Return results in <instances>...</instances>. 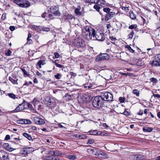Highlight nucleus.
Returning <instances> with one entry per match:
<instances>
[{"label": "nucleus", "instance_id": "obj_1", "mask_svg": "<svg viewBox=\"0 0 160 160\" xmlns=\"http://www.w3.org/2000/svg\"><path fill=\"white\" fill-rule=\"evenodd\" d=\"M113 99V96L111 93L105 92L102 93L100 96L95 97L92 103L95 108L101 110L103 107V101L111 102Z\"/></svg>", "mask_w": 160, "mask_h": 160}, {"label": "nucleus", "instance_id": "obj_2", "mask_svg": "<svg viewBox=\"0 0 160 160\" xmlns=\"http://www.w3.org/2000/svg\"><path fill=\"white\" fill-rule=\"evenodd\" d=\"M44 102L46 105L55 113L58 112V107L57 105V100L55 98L47 96L45 98Z\"/></svg>", "mask_w": 160, "mask_h": 160}, {"label": "nucleus", "instance_id": "obj_3", "mask_svg": "<svg viewBox=\"0 0 160 160\" xmlns=\"http://www.w3.org/2000/svg\"><path fill=\"white\" fill-rule=\"evenodd\" d=\"M31 106V105L29 103L24 101L22 103L19 104L14 110V111L15 112L22 111L24 110L28 109Z\"/></svg>", "mask_w": 160, "mask_h": 160}, {"label": "nucleus", "instance_id": "obj_4", "mask_svg": "<svg viewBox=\"0 0 160 160\" xmlns=\"http://www.w3.org/2000/svg\"><path fill=\"white\" fill-rule=\"evenodd\" d=\"M14 3L22 8H27L29 6L30 3L26 0H14Z\"/></svg>", "mask_w": 160, "mask_h": 160}, {"label": "nucleus", "instance_id": "obj_5", "mask_svg": "<svg viewBox=\"0 0 160 160\" xmlns=\"http://www.w3.org/2000/svg\"><path fill=\"white\" fill-rule=\"evenodd\" d=\"M72 43L75 47L78 48L83 47L84 46V41L81 38H77L74 39Z\"/></svg>", "mask_w": 160, "mask_h": 160}, {"label": "nucleus", "instance_id": "obj_6", "mask_svg": "<svg viewBox=\"0 0 160 160\" xmlns=\"http://www.w3.org/2000/svg\"><path fill=\"white\" fill-rule=\"evenodd\" d=\"M95 37L98 40L103 41L105 39L104 33L101 31H96L95 32Z\"/></svg>", "mask_w": 160, "mask_h": 160}, {"label": "nucleus", "instance_id": "obj_7", "mask_svg": "<svg viewBox=\"0 0 160 160\" xmlns=\"http://www.w3.org/2000/svg\"><path fill=\"white\" fill-rule=\"evenodd\" d=\"M50 12L56 16H60L61 13L59 11V7L58 6H52L50 8Z\"/></svg>", "mask_w": 160, "mask_h": 160}, {"label": "nucleus", "instance_id": "obj_8", "mask_svg": "<svg viewBox=\"0 0 160 160\" xmlns=\"http://www.w3.org/2000/svg\"><path fill=\"white\" fill-rule=\"evenodd\" d=\"M10 158L9 154L3 150H0V159L1 160H9Z\"/></svg>", "mask_w": 160, "mask_h": 160}, {"label": "nucleus", "instance_id": "obj_9", "mask_svg": "<svg viewBox=\"0 0 160 160\" xmlns=\"http://www.w3.org/2000/svg\"><path fill=\"white\" fill-rule=\"evenodd\" d=\"M34 150L32 147H25L22 148L20 150V153L21 154H26L30 153L33 151Z\"/></svg>", "mask_w": 160, "mask_h": 160}, {"label": "nucleus", "instance_id": "obj_10", "mask_svg": "<svg viewBox=\"0 0 160 160\" xmlns=\"http://www.w3.org/2000/svg\"><path fill=\"white\" fill-rule=\"evenodd\" d=\"M33 121L36 124L39 125H43L45 123L44 119L36 116L33 118Z\"/></svg>", "mask_w": 160, "mask_h": 160}, {"label": "nucleus", "instance_id": "obj_11", "mask_svg": "<svg viewBox=\"0 0 160 160\" xmlns=\"http://www.w3.org/2000/svg\"><path fill=\"white\" fill-rule=\"evenodd\" d=\"M130 158L131 160H144L145 158L144 156L141 154L132 155Z\"/></svg>", "mask_w": 160, "mask_h": 160}, {"label": "nucleus", "instance_id": "obj_12", "mask_svg": "<svg viewBox=\"0 0 160 160\" xmlns=\"http://www.w3.org/2000/svg\"><path fill=\"white\" fill-rule=\"evenodd\" d=\"M89 134L91 135H100L105 136L104 132H102L100 131H98L97 130H94L90 131L89 132Z\"/></svg>", "mask_w": 160, "mask_h": 160}, {"label": "nucleus", "instance_id": "obj_13", "mask_svg": "<svg viewBox=\"0 0 160 160\" xmlns=\"http://www.w3.org/2000/svg\"><path fill=\"white\" fill-rule=\"evenodd\" d=\"M115 15L114 12H110L108 13H107L105 15V21H108L109 20L113 17Z\"/></svg>", "mask_w": 160, "mask_h": 160}, {"label": "nucleus", "instance_id": "obj_14", "mask_svg": "<svg viewBox=\"0 0 160 160\" xmlns=\"http://www.w3.org/2000/svg\"><path fill=\"white\" fill-rule=\"evenodd\" d=\"M95 155L99 158H106L107 157V155L101 151L97 152Z\"/></svg>", "mask_w": 160, "mask_h": 160}, {"label": "nucleus", "instance_id": "obj_15", "mask_svg": "<svg viewBox=\"0 0 160 160\" xmlns=\"http://www.w3.org/2000/svg\"><path fill=\"white\" fill-rule=\"evenodd\" d=\"M88 31H92V34L93 35L95 30L89 26L86 25L84 26L82 30V32Z\"/></svg>", "mask_w": 160, "mask_h": 160}, {"label": "nucleus", "instance_id": "obj_16", "mask_svg": "<svg viewBox=\"0 0 160 160\" xmlns=\"http://www.w3.org/2000/svg\"><path fill=\"white\" fill-rule=\"evenodd\" d=\"M3 147L6 150L11 152L14 150V149L11 148L9 146V144L8 143H5L3 144Z\"/></svg>", "mask_w": 160, "mask_h": 160}, {"label": "nucleus", "instance_id": "obj_17", "mask_svg": "<svg viewBox=\"0 0 160 160\" xmlns=\"http://www.w3.org/2000/svg\"><path fill=\"white\" fill-rule=\"evenodd\" d=\"M73 18V17L71 15L69 14H66L63 17V18L66 20L67 19H72Z\"/></svg>", "mask_w": 160, "mask_h": 160}, {"label": "nucleus", "instance_id": "obj_18", "mask_svg": "<svg viewBox=\"0 0 160 160\" xmlns=\"http://www.w3.org/2000/svg\"><path fill=\"white\" fill-rule=\"evenodd\" d=\"M99 1L98 3V5L103 7H105L106 5V2L105 1L103 0H99Z\"/></svg>", "mask_w": 160, "mask_h": 160}, {"label": "nucleus", "instance_id": "obj_19", "mask_svg": "<svg viewBox=\"0 0 160 160\" xmlns=\"http://www.w3.org/2000/svg\"><path fill=\"white\" fill-rule=\"evenodd\" d=\"M37 64L39 66V68H42L41 65H43L45 64V60H40L38 62Z\"/></svg>", "mask_w": 160, "mask_h": 160}, {"label": "nucleus", "instance_id": "obj_20", "mask_svg": "<svg viewBox=\"0 0 160 160\" xmlns=\"http://www.w3.org/2000/svg\"><path fill=\"white\" fill-rule=\"evenodd\" d=\"M84 38L87 39L88 40L92 39V38L93 36L89 35V34H82Z\"/></svg>", "mask_w": 160, "mask_h": 160}, {"label": "nucleus", "instance_id": "obj_21", "mask_svg": "<svg viewBox=\"0 0 160 160\" xmlns=\"http://www.w3.org/2000/svg\"><path fill=\"white\" fill-rule=\"evenodd\" d=\"M153 129L152 128L150 127H144L143 128V131L145 132H151Z\"/></svg>", "mask_w": 160, "mask_h": 160}, {"label": "nucleus", "instance_id": "obj_22", "mask_svg": "<svg viewBox=\"0 0 160 160\" xmlns=\"http://www.w3.org/2000/svg\"><path fill=\"white\" fill-rule=\"evenodd\" d=\"M95 31H94V32L93 35H92V31H88L84 32H83V34H89V35L93 36V40H94V38H95V35L94 34H95Z\"/></svg>", "mask_w": 160, "mask_h": 160}, {"label": "nucleus", "instance_id": "obj_23", "mask_svg": "<svg viewBox=\"0 0 160 160\" xmlns=\"http://www.w3.org/2000/svg\"><path fill=\"white\" fill-rule=\"evenodd\" d=\"M23 135L28 139L29 140H32V137L29 134H28L27 133H23Z\"/></svg>", "mask_w": 160, "mask_h": 160}, {"label": "nucleus", "instance_id": "obj_24", "mask_svg": "<svg viewBox=\"0 0 160 160\" xmlns=\"http://www.w3.org/2000/svg\"><path fill=\"white\" fill-rule=\"evenodd\" d=\"M6 96H8L9 98L13 99L16 98V96L12 93H8L6 95Z\"/></svg>", "mask_w": 160, "mask_h": 160}, {"label": "nucleus", "instance_id": "obj_25", "mask_svg": "<svg viewBox=\"0 0 160 160\" xmlns=\"http://www.w3.org/2000/svg\"><path fill=\"white\" fill-rule=\"evenodd\" d=\"M129 13L130 17L131 19L135 20L136 18V15L133 12H130Z\"/></svg>", "mask_w": 160, "mask_h": 160}, {"label": "nucleus", "instance_id": "obj_26", "mask_svg": "<svg viewBox=\"0 0 160 160\" xmlns=\"http://www.w3.org/2000/svg\"><path fill=\"white\" fill-rule=\"evenodd\" d=\"M101 60H103L102 54L97 56L96 58V62H98Z\"/></svg>", "mask_w": 160, "mask_h": 160}, {"label": "nucleus", "instance_id": "obj_27", "mask_svg": "<svg viewBox=\"0 0 160 160\" xmlns=\"http://www.w3.org/2000/svg\"><path fill=\"white\" fill-rule=\"evenodd\" d=\"M103 60L104 59H108L109 58V56L107 53L102 54Z\"/></svg>", "mask_w": 160, "mask_h": 160}, {"label": "nucleus", "instance_id": "obj_28", "mask_svg": "<svg viewBox=\"0 0 160 160\" xmlns=\"http://www.w3.org/2000/svg\"><path fill=\"white\" fill-rule=\"evenodd\" d=\"M159 62L157 60H155L152 62L151 64L153 66H158Z\"/></svg>", "mask_w": 160, "mask_h": 160}, {"label": "nucleus", "instance_id": "obj_29", "mask_svg": "<svg viewBox=\"0 0 160 160\" xmlns=\"http://www.w3.org/2000/svg\"><path fill=\"white\" fill-rule=\"evenodd\" d=\"M54 17L53 15L51 14H49L48 16L47 17L46 20H50L54 19Z\"/></svg>", "mask_w": 160, "mask_h": 160}, {"label": "nucleus", "instance_id": "obj_30", "mask_svg": "<svg viewBox=\"0 0 160 160\" xmlns=\"http://www.w3.org/2000/svg\"><path fill=\"white\" fill-rule=\"evenodd\" d=\"M58 61V60H55L53 62V63H55L56 67H59V68H63L64 67V66L61 64H58V63H57V61Z\"/></svg>", "mask_w": 160, "mask_h": 160}, {"label": "nucleus", "instance_id": "obj_31", "mask_svg": "<svg viewBox=\"0 0 160 160\" xmlns=\"http://www.w3.org/2000/svg\"><path fill=\"white\" fill-rule=\"evenodd\" d=\"M9 80L13 84H18L16 80L12 79L11 77H10L9 78Z\"/></svg>", "mask_w": 160, "mask_h": 160}, {"label": "nucleus", "instance_id": "obj_32", "mask_svg": "<svg viewBox=\"0 0 160 160\" xmlns=\"http://www.w3.org/2000/svg\"><path fill=\"white\" fill-rule=\"evenodd\" d=\"M155 60L158 61V62H160V54L156 55L154 58Z\"/></svg>", "mask_w": 160, "mask_h": 160}, {"label": "nucleus", "instance_id": "obj_33", "mask_svg": "<svg viewBox=\"0 0 160 160\" xmlns=\"http://www.w3.org/2000/svg\"><path fill=\"white\" fill-rule=\"evenodd\" d=\"M132 93L136 95V96L138 97L139 95V91L136 89L133 90L132 91Z\"/></svg>", "mask_w": 160, "mask_h": 160}, {"label": "nucleus", "instance_id": "obj_34", "mask_svg": "<svg viewBox=\"0 0 160 160\" xmlns=\"http://www.w3.org/2000/svg\"><path fill=\"white\" fill-rule=\"evenodd\" d=\"M93 8L96 9L97 11L98 12H100V7H99L98 5L95 4ZM100 14H101L100 13Z\"/></svg>", "mask_w": 160, "mask_h": 160}, {"label": "nucleus", "instance_id": "obj_35", "mask_svg": "<svg viewBox=\"0 0 160 160\" xmlns=\"http://www.w3.org/2000/svg\"><path fill=\"white\" fill-rule=\"evenodd\" d=\"M103 10L104 12H106L107 13H108L110 12L111 9L108 8H104Z\"/></svg>", "mask_w": 160, "mask_h": 160}, {"label": "nucleus", "instance_id": "obj_36", "mask_svg": "<svg viewBox=\"0 0 160 160\" xmlns=\"http://www.w3.org/2000/svg\"><path fill=\"white\" fill-rule=\"evenodd\" d=\"M32 123L31 121L29 119H24V124H29Z\"/></svg>", "mask_w": 160, "mask_h": 160}, {"label": "nucleus", "instance_id": "obj_37", "mask_svg": "<svg viewBox=\"0 0 160 160\" xmlns=\"http://www.w3.org/2000/svg\"><path fill=\"white\" fill-rule=\"evenodd\" d=\"M53 155L60 156L61 155V153L58 151H53Z\"/></svg>", "mask_w": 160, "mask_h": 160}, {"label": "nucleus", "instance_id": "obj_38", "mask_svg": "<svg viewBox=\"0 0 160 160\" xmlns=\"http://www.w3.org/2000/svg\"><path fill=\"white\" fill-rule=\"evenodd\" d=\"M14 140H15L16 141H13V142L15 144H18L20 142V139L17 138H14Z\"/></svg>", "mask_w": 160, "mask_h": 160}, {"label": "nucleus", "instance_id": "obj_39", "mask_svg": "<svg viewBox=\"0 0 160 160\" xmlns=\"http://www.w3.org/2000/svg\"><path fill=\"white\" fill-rule=\"evenodd\" d=\"M68 158L69 159L72 160H75L76 158V157L73 155H69L68 156Z\"/></svg>", "mask_w": 160, "mask_h": 160}, {"label": "nucleus", "instance_id": "obj_40", "mask_svg": "<svg viewBox=\"0 0 160 160\" xmlns=\"http://www.w3.org/2000/svg\"><path fill=\"white\" fill-rule=\"evenodd\" d=\"M136 24H132L129 26L128 28L129 29H133L136 28L137 27Z\"/></svg>", "mask_w": 160, "mask_h": 160}, {"label": "nucleus", "instance_id": "obj_41", "mask_svg": "<svg viewBox=\"0 0 160 160\" xmlns=\"http://www.w3.org/2000/svg\"><path fill=\"white\" fill-rule=\"evenodd\" d=\"M126 98L125 97H120L119 98V102L121 103L124 102Z\"/></svg>", "mask_w": 160, "mask_h": 160}, {"label": "nucleus", "instance_id": "obj_42", "mask_svg": "<svg viewBox=\"0 0 160 160\" xmlns=\"http://www.w3.org/2000/svg\"><path fill=\"white\" fill-rule=\"evenodd\" d=\"M12 53V52L10 50H8L7 51L5 52V55L7 56H10Z\"/></svg>", "mask_w": 160, "mask_h": 160}, {"label": "nucleus", "instance_id": "obj_43", "mask_svg": "<svg viewBox=\"0 0 160 160\" xmlns=\"http://www.w3.org/2000/svg\"><path fill=\"white\" fill-rule=\"evenodd\" d=\"M74 11L75 13L77 15H80L81 14L79 11V10L78 8L76 9Z\"/></svg>", "mask_w": 160, "mask_h": 160}, {"label": "nucleus", "instance_id": "obj_44", "mask_svg": "<svg viewBox=\"0 0 160 160\" xmlns=\"http://www.w3.org/2000/svg\"><path fill=\"white\" fill-rule=\"evenodd\" d=\"M17 123L20 124H24V119H22L17 120Z\"/></svg>", "mask_w": 160, "mask_h": 160}, {"label": "nucleus", "instance_id": "obj_45", "mask_svg": "<svg viewBox=\"0 0 160 160\" xmlns=\"http://www.w3.org/2000/svg\"><path fill=\"white\" fill-rule=\"evenodd\" d=\"M126 48L128 49V50L132 52H134V51L129 46L127 45L126 46Z\"/></svg>", "mask_w": 160, "mask_h": 160}, {"label": "nucleus", "instance_id": "obj_46", "mask_svg": "<svg viewBox=\"0 0 160 160\" xmlns=\"http://www.w3.org/2000/svg\"><path fill=\"white\" fill-rule=\"evenodd\" d=\"M53 151L52 150H48L46 151V154H50L51 155H53Z\"/></svg>", "mask_w": 160, "mask_h": 160}, {"label": "nucleus", "instance_id": "obj_47", "mask_svg": "<svg viewBox=\"0 0 160 160\" xmlns=\"http://www.w3.org/2000/svg\"><path fill=\"white\" fill-rule=\"evenodd\" d=\"M134 33L133 32V31H132L128 35L129 38H130V39H131L133 36Z\"/></svg>", "mask_w": 160, "mask_h": 160}, {"label": "nucleus", "instance_id": "obj_48", "mask_svg": "<svg viewBox=\"0 0 160 160\" xmlns=\"http://www.w3.org/2000/svg\"><path fill=\"white\" fill-rule=\"evenodd\" d=\"M61 75L59 73H58L56 75H54V77L57 79H60Z\"/></svg>", "mask_w": 160, "mask_h": 160}, {"label": "nucleus", "instance_id": "obj_49", "mask_svg": "<svg viewBox=\"0 0 160 160\" xmlns=\"http://www.w3.org/2000/svg\"><path fill=\"white\" fill-rule=\"evenodd\" d=\"M151 82L153 83H156L157 82V79L154 78H152L150 79Z\"/></svg>", "mask_w": 160, "mask_h": 160}, {"label": "nucleus", "instance_id": "obj_50", "mask_svg": "<svg viewBox=\"0 0 160 160\" xmlns=\"http://www.w3.org/2000/svg\"><path fill=\"white\" fill-rule=\"evenodd\" d=\"M46 159L48 160H54V157H51L50 156H48L46 157Z\"/></svg>", "mask_w": 160, "mask_h": 160}, {"label": "nucleus", "instance_id": "obj_51", "mask_svg": "<svg viewBox=\"0 0 160 160\" xmlns=\"http://www.w3.org/2000/svg\"><path fill=\"white\" fill-rule=\"evenodd\" d=\"M122 8L123 10L126 12H128L129 10V8L128 7H122Z\"/></svg>", "mask_w": 160, "mask_h": 160}, {"label": "nucleus", "instance_id": "obj_52", "mask_svg": "<svg viewBox=\"0 0 160 160\" xmlns=\"http://www.w3.org/2000/svg\"><path fill=\"white\" fill-rule=\"evenodd\" d=\"M21 70L24 75L27 76L29 75V74L26 71V70L25 69L22 68Z\"/></svg>", "mask_w": 160, "mask_h": 160}, {"label": "nucleus", "instance_id": "obj_53", "mask_svg": "<svg viewBox=\"0 0 160 160\" xmlns=\"http://www.w3.org/2000/svg\"><path fill=\"white\" fill-rule=\"evenodd\" d=\"M94 142V141L93 139H89L87 143V144H90L92 143H93Z\"/></svg>", "mask_w": 160, "mask_h": 160}, {"label": "nucleus", "instance_id": "obj_54", "mask_svg": "<svg viewBox=\"0 0 160 160\" xmlns=\"http://www.w3.org/2000/svg\"><path fill=\"white\" fill-rule=\"evenodd\" d=\"M30 129L32 130L35 131V132L37 131V128L36 126H33L31 127Z\"/></svg>", "mask_w": 160, "mask_h": 160}, {"label": "nucleus", "instance_id": "obj_55", "mask_svg": "<svg viewBox=\"0 0 160 160\" xmlns=\"http://www.w3.org/2000/svg\"><path fill=\"white\" fill-rule=\"evenodd\" d=\"M43 31L48 32L50 30V28H49L43 27L42 28Z\"/></svg>", "mask_w": 160, "mask_h": 160}, {"label": "nucleus", "instance_id": "obj_56", "mask_svg": "<svg viewBox=\"0 0 160 160\" xmlns=\"http://www.w3.org/2000/svg\"><path fill=\"white\" fill-rule=\"evenodd\" d=\"M46 15H47V12H44L42 15V17L43 18H45L46 20L47 19Z\"/></svg>", "mask_w": 160, "mask_h": 160}, {"label": "nucleus", "instance_id": "obj_57", "mask_svg": "<svg viewBox=\"0 0 160 160\" xmlns=\"http://www.w3.org/2000/svg\"><path fill=\"white\" fill-rule=\"evenodd\" d=\"M6 18V14L5 13H3L2 14V19L4 20H5Z\"/></svg>", "mask_w": 160, "mask_h": 160}, {"label": "nucleus", "instance_id": "obj_58", "mask_svg": "<svg viewBox=\"0 0 160 160\" xmlns=\"http://www.w3.org/2000/svg\"><path fill=\"white\" fill-rule=\"evenodd\" d=\"M91 2L95 3H97L99 1V0H90Z\"/></svg>", "mask_w": 160, "mask_h": 160}, {"label": "nucleus", "instance_id": "obj_59", "mask_svg": "<svg viewBox=\"0 0 160 160\" xmlns=\"http://www.w3.org/2000/svg\"><path fill=\"white\" fill-rule=\"evenodd\" d=\"M54 55L55 58H58L60 56V55L58 52H55L54 53Z\"/></svg>", "mask_w": 160, "mask_h": 160}, {"label": "nucleus", "instance_id": "obj_60", "mask_svg": "<svg viewBox=\"0 0 160 160\" xmlns=\"http://www.w3.org/2000/svg\"><path fill=\"white\" fill-rule=\"evenodd\" d=\"M27 40L28 43H29V44H31L32 43V40L30 38H27Z\"/></svg>", "mask_w": 160, "mask_h": 160}, {"label": "nucleus", "instance_id": "obj_61", "mask_svg": "<svg viewBox=\"0 0 160 160\" xmlns=\"http://www.w3.org/2000/svg\"><path fill=\"white\" fill-rule=\"evenodd\" d=\"M79 137L81 139H84L86 138V136L83 135H79Z\"/></svg>", "mask_w": 160, "mask_h": 160}, {"label": "nucleus", "instance_id": "obj_62", "mask_svg": "<svg viewBox=\"0 0 160 160\" xmlns=\"http://www.w3.org/2000/svg\"><path fill=\"white\" fill-rule=\"evenodd\" d=\"M9 29L11 31H13L15 30V27L13 26H11L9 27Z\"/></svg>", "mask_w": 160, "mask_h": 160}, {"label": "nucleus", "instance_id": "obj_63", "mask_svg": "<svg viewBox=\"0 0 160 160\" xmlns=\"http://www.w3.org/2000/svg\"><path fill=\"white\" fill-rule=\"evenodd\" d=\"M153 96L157 98H160V95L159 94H153Z\"/></svg>", "mask_w": 160, "mask_h": 160}, {"label": "nucleus", "instance_id": "obj_64", "mask_svg": "<svg viewBox=\"0 0 160 160\" xmlns=\"http://www.w3.org/2000/svg\"><path fill=\"white\" fill-rule=\"evenodd\" d=\"M137 64L138 66H142L143 65V63H142L141 61H139L137 63Z\"/></svg>", "mask_w": 160, "mask_h": 160}]
</instances>
